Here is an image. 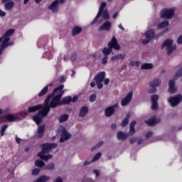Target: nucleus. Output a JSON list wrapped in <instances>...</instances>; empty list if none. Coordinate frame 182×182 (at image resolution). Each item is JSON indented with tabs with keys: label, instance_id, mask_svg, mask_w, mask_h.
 <instances>
[{
	"label": "nucleus",
	"instance_id": "f257e3e1",
	"mask_svg": "<svg viewBox=\"0 0 182 182\" xmlns=\"http://www.w3.org/2000/svg\"><path fill=\"white\" fill-rule=\"evenodd\" d=\"M63 87H65V85H60L58 87L55 88L53 92L48 95L45 100V107L43 108L42 110L39 111L37 114L33 117V122H35L38 126L42 123L43 117L48 116V113H49L50 111V107L52 109H55V107H58V106H62V105H69V103L72 102V97L70 96L65 97L63 98L62 102L60 101L62 96H63V93H65Z\"/></svg>",
	"mask_w": 182,
	"mask_h": 182
},
{
	"label": "nucleus",
	"instance_id": "f03ea898",
	"mask_svg": "<svg viewBox=\"0 0 182 182\" xmlns=\"http://www.w3.org/2000/svg\"><path fill=\"white\" fill-rule=\"evenodd\" d=\"M108 46L105 47L102 50V53L104 55V58L102 59V62L104 65H106L107 63V59H109V55L112 53V49H114L115 50H120V46L119 45V43L117 42V38H116L115 36H113L112 38V40L109 42Z\"/></svg>",
	"mask_w": 182,
	"mask_h": 182
},
{
	"label": "nucleus",
	"instance_id": "7ed1b4c3",
	"mask_svg": "<svg viewBox=\"0 0 182 182\" xmlns=\"http://www.w3.org/2000/svg\"><path fill=\"white\" fill-rule=\"evenodd\" d=\"M56 147H58L56 144H44L42 145V151L38 153V156L44 161H48L49 159H52V155L49 154V151L52 149H56Z\"/></svg>",
	"mask_w": 182,
	"mask_h": 182
},
{
	"label": "nucleus",
	"instance_id": "20e7f679",
	"mask_svg": "<svg viewBox=\"0 0 182 182\" xmlns=\"http://www.w3.org/2000/svg\"><path fill=\"white\" fill-rule=\"evenodd\" d=\"M14 33L15 30L9 29L6 32L2 38H0V42H2L0 48V55L2 53V50H4L5 48H8V46H12V45H14V42L9 41H11V36Z\"/></svg>",
	"mask_w": 182,
	"mask_h": 182
},
{
	"label": "nucleus",
	"instance_id": "39448f33",
	"mask_svg": "<svg viewBox=\"0 0 182 182\" xmlns=\"http://www.w3.org/2000/svg\"><path fill=\"white\" fill-rule=\"evenodd\" d=\"M106 2L101 3L98 13L93 21H92L91 25H95V23L97 22V20L99 19V18H100V16H102V19H105V21H107V19H110L109 11H107V9L105 10V8H106Z\"/></svg>",
	"mask_w": 182,
	"mask_h": 182
},
{
	"label": "nucleus",
	"instance_id": "423d86ee",
	"mask_svg": "<svg viewBox=\"0 0 182 182\" xmlns=\"http://www.w3.org/2000/svg\"><path fill=\"white\" fill-rule=\"evenodd\" d=\"M28 113L26 112H23L20 114H7L5 117H0V123H4V122H16L25 117Z\"/></svg>",
	"mask_w": 182,
	"mask_h": 182
},
{
	"label": "nucleus",
	"instance_id": "0eeeda50",
	"mask_svg": "<svg viewBox=\"0 0 182 182\" xmlns=\"http://www.w3.org/2000/svg\"><path fill=\"white\" fill-rule=\"evenodd\" d=\"M161 49L166 50L168 56L173 55V52L176 51L177 49V46L174 43V41L171 39L166 40L162 44Z\"/></svg>",
	"mask_w": 182,
	"mask_h": 182
},
{
	"label": "nucleus",
	"instance_id": "6e6552de",
	"mask_svg": "<svg viewBox=\"0 0 182 182\" xmlns=\"http://www.w3.org/2000/svg\"><path fill=\"white\" fill-rule=\"evenodd\" d=\"M176 8H164L160 11V16L164 19H171L174 16Z\"/></svg>",
	"mask_w": 182,
	"mask_h": 182
},
{
	"label": "nucleus",
	"instance_id": "1a4fd4ad",
	"mask_svg": "<svg viewBox=\"0 0 182 182\" xmlns=\"http://www.w3.org/2000/svg\"><path fill=\"white\" fill-rule=\"evenodd\" d=\"M105 77H106L105 72H100L95 75L94 80L97 83V89H103V83L102 82L105 80Z\"/></svg>",
	"mask_w": 182,
	"mask_h": 182
},
{
	"label": "nucleus",
	"instance_id": "9d476101",
	"mask_svg": "<svg viewBox=\"0 0 182 182\" xmlns=\"http://www.w3.org/2000/svg\"><path fill=\"white\" fill-rule=\"evenodd\" d=\"M58 131L61 134V137L60 139V143H63V141H66L72 137V134H69V132L66 131V129L62 126L58 128Z\"/></svg>",
	"mask_w": 182,
	"mask_h": 182
},
{
	"label": "nucleus",
	"instance_id": "9b49d317",
	"mask_svg": "<svg viewBox=\"0 0 182 182\" xmlns=\"http://www.w3.org/2000/svg\"><path fill=\"white\" fill-rule=\"evenodd\" d=\"M182 101V95H177L174 97H170L168 99V102L171 106V107H176L178 104H180Z\"/></svg>",
	"mask_w": 182,
	"mask_h": 182
},
{
	"label": "nucleus",
	"instance_id": "f8f14e48",
	"mask_svg": "<svg viewBox=\"0 0 182 182\" xmlns=\"http://www.w3.org/2000/svg\"><path fill=\"white\" fill-rule=\"evenodd\" d=\"M65 0H55L48 6V9L53 14H58L59 12V5L63 4Z\"/></svg>",
	"mask_w": 182,
	"mask_h": 182
},
{
	"label": "nucleus",
	"instance_id": "ddd939ff",
	"mask_svg": "<svg viewBox=\"0 0 182 182\" xmlns=\"http://www.w3.org/2000/svg\"><path fill=\"white\" fill-rule=\"evenodd\" d=\"M145 38L146 39L142 38L141 42L144 45H147V43H149L151 41H153V39H154V30H148L145 33Z\"/></svg>",
	"mask_w": 182,
	"mask_h": 182
},
{
	"label": "nucleus",
	"instance_id": "4468645a",
	"mask_svg": "<svg viewBox=\"0 0 182 182\" xmlns=\"http://www.w3.org/2000/svg\"><path fill=\"white\" fill-rule=\"evenodd\" d=\"M161 85V80L160 78H155L152 81L150 82L149 86L150 87H153V89H150L149 90V93H156L157 90L156 87H159Z\"/></svg>",
	"mask_w": 182,
	"mask_h": 182
},
{
	"label": "nucleus",
	"instance_id": "2eb2a0df",
	"mask_svg": "<svg viewBox=\"0 0 182 182\" xmlns=\"http://www.w3.org/2000/svg\"><path fill=\"white\" fill-rule=\"evenodd\" d=\"M117 107H119V104H115V105L105 109V116L107 117H110V116H112V114H113V113H114V110H116V109H117Z\"/></svg>",
	"mask_w": 182,
	"mask_h": 182
},
{
	"label": "nucleus",
	"instance_id": "dca6fc26",
	"mask_svg": "<svg viewBox=\"0 0 182 182\" xmlns=\"http://www.w3.org/2000/svg\"><path fill=\"white\" fill-rule=\"evenodd\" d=\"M133 97V92H130L121 101L122 106H127L132 101Z\"/></svg>",
	"mask_w": 182,
	"mask_h": 182
},
{
	"label": "nucleus",
	"instance_id": "f3484780",
	"mask_svg": "<svg viewBox=\"0 0 182 182\" xmlns=\"http://www.w3.org/2000/svg\"><path fill=\"white\" fill-rule=\"evenodd\" d=\"M151 100L152 103L151 109L156 110L159 108V105L157 102L159 100V95H154L151 97Z\"/></svg>",
	"mask_w": 182,
	"mask_h": 182
},
{
	"label": "nucleus",
	"instance_id": "a211bd4d",
	"mask_svg": "<svg viewBox=\"0 0 182 182\" xmlns=\"http://www.w3.org/2000/svg\"><path fill=\"white\" fill-rule=\"evenodd\" d=\"M177 88H176V82L171 80L168 82V92L169 93H176Z\"/></svg>",
	"mask_w": 182,
	"mask_h": 182
},
{
	"label": "nucleus",
	"instance_id": "6ab92c4d",
	"mask_svg": "<svg viewBox=\"0 0 182 182\" xmlns=\"http://www.w3.org/2000/svg\"><path fill=\"white\" fill-rule=\"evenodd\" d=\"M159 122H160V119H156V117H152L151 118L146 120L145 123H146L148 126H156Z\"/></svg>",
	"mask_w": 182,
	"mask_h": 182
},
{
	"label": "nucleus",
	"instance_id": "aec40b11",
	"mask_svg": "<svg viewBox=\"0 0 182 182\" xmlns=\"http://www.w3.org/2000/svg\"><path fill=\"white\" fill-rule=\"evenodd\" d=\"M112 28V23L110 21H106L99 28V31H110Z\"/></svg>",
	"mask_w": 182,
	"mask_h": 182
},
{
	"label": "nucleus",
	"instance_id": "412c9836",
	"mask_svg": "<svg viewBox=\"0 0 182 182\" xmlns=\"http://www.w3.org/2000/svg\"><path fill=\"white\" fill-rule=\"evenodd\" d=\"M43 134H45V125L38 126L37 129V137H43Z\"/></svg>",
	"mask_w": 182,
	"mask_h": 182
},
{
	"label": "nucleus",
	"instance_id": "4be33fe9",
	"mask_svg": "<svg viewBox=\"0 0 182 182\" xmlns=\"http://www.w3.org/2000/svg\"><path fill=\"white\" fill-rule=\"evenodd\" d=\"M14 5L15 4L12 1L6 2V4H4L5 11H12Z\"/></svg>",
	"mask_w": 182,
	"mask_h": 182
},
{
	"label": "nucleus",
	"instance_id": "5701e85b",
	"mask_svg": "<svg viewBox=\"0 0 182 182\" xmlns=\"http://www.w3.org/2000/svg\"><path fill=\"white\" fill-rule=\"evenodd\" d=\"M88 112L89 108H87V107H82L80 110L79 117H85L86 114H87Z\"/></svg>",
	"mask_w": 182,
	"mask_h": 182
},
{
	"label": "nucleus",
	"instance_id": "b1692460",
	"mask_svg": "<svg viewBox=\"0 0 182 182\" xmlns=\"http://www.w3.org/2000/svg\"><path fill=\"white\" fill-rule=\"evenodd\" d=\"M118 140H126L129 137L128 134H124L123 132H119L117 134Z\"/></svg>",
	"mask_w": 182,
	"mask_h": 182
},
{
	"label": "nucleus",
	"instance_id": "393cba45",
	"mask_svg": "<svg viewBox=\"0 0 182 182\" xmlns=\"http://www.w3.org/2000/svg\"><path fill=\"white\" fill-rule=\"evenodd\" d=\"M126 58V55L125 54H118V55H115L114 56L112 57L111 60L114 61V60H124V59H125Z\"/></svg>",
	"mask_w": 182,
	"mask_h": 182
},
{
	"label": "nucleus",
	"instance_id": "a878e982",
	"mask_svg": "<svg viewBox=\"0 0 182 182\" xmlns=\"http://www.w3.org/2000/svg\"><path fill=\"white\" fill-rule=\"evenodd\" d=\"M134 126H136V121H132L129 125V132L128 136H133V134H134Z\"/></svg>",
	"mask_w": 182,
	"mask_h": 182
},
{
	"label": "nucleus",
	"instance_id": "bb28decb",
	"mask_svg": "<svg viewBox=\"0 0 182 182\" xmlns=\"http://www.w3.org/2000/svg\"><path fill=\"white\" fill-rule=\"evenodd\" d=\"M153 68H154V65L151 63H142L141 65V69H143V70L153 69Z\"/></svg>",
	"mask_w": 182,
	"mask_h": 182
},
{
	"label": "nucleus",
	"instance_id": "cd10ccee",
	"mask_svg": "<svg viewBox=\"0 0 182 182\" xmlns=\"http://www.w3.org/2000/svg\"><path fill=\"white\" fill-rule=\"evenodd\" d=\"M39 109H42V105L30 107L28 108V113H33L34 112H36V110H39Z\"/></svg>",
	"mask_w": 182,
	"mask_h": 182
},
{
	"label": "nucleus",
	"instance_id": "c85d7f7f",
	"mask_svg": "<svg viewBox=\"0 0 182 182\" xmlns=\"http://www.w3.org/2000/svg\"><path fill=\"white\" fill-rule=\"evenodd\" d=\"M178 69L176 71L175 75L173 76V79H178V77H182V66H178Z\"/></svg>",
	"mask_w": 182,
	"mask_h": 182
},
{
	"label": "nucleus",
	"instance_id": "c756f323",
	"mask_svg": "<svg viewBox=\"0 0 182 182\" xmlns=\"http://www.w3.org/2000/svg\"><path fill=\"white\" fill-rule=\"evenodd\" d=\"M82 32V28L79 26H75L73 28L72 35L73 36H76V35H79Z\"/></svg>",
	"mask_w": 182,
	"mask_h": 182
},
{
	"label": "nucleus",
	"instance_id": "7c9ffc66",
	"mask_svg": "<svg viewBox=\"0 0 182 182\" xmlns=\"http://www.w3.org/2000/svg\"><path fill=\"white\" fill-rule=\"evenodd\" d=\"M168 25H169L168 21L166 20L164 21L159 23L157 26V28L158 29H163V28H167Z\"/></svg>",
	"mask_w": 182,
	"mask_h": 182
},
{
	"label": "nucleus",
	"instance_id": "2f4dec72",
	"mask_svg": "<svg viewBox=\"0 0 182 182\" xmlns=\"http://www.w3.org/2000/svg\"><path fill=\"white\" fill-rule=\"evenodd\" d=\"M68 119H69V115L63 114L59 117L58 120L60 123H65V122H68Z\"/></svg>",
	"mask_w": 182,
	"mask_h": 182
},
{
	"label": "nucleus",
	"instance_id": "473e14b6",
	"mask_svg": "<svg viewBox=\"0 0 182 182\" xmlns=\"http://www.w3.org/2000/svg\"><path fill=\"white\" fill-rule=\"evenodd\" d=\"M129 119H130V115L127 114L124 119H123L121 126L124 127V126H127L129 124Z\"/></svg>",
	"mask_w": 182,
	"mask_h": 182
},
{
	"label": "nucleus",
	"instance_id": "72a5a7b5",
	"mask_svg": "<svg viewBox=\"0 0 182 182\" xmlns=\"http://www.w3.org/2000/svg\"><path fill=\"white\" fill-rule=\"evenodd\" d=\"M100 157H102V153L99 152L94 156V157L91 160V162L95 163V161H97V160H99L100 159Z\"/></svg>",
	"mask_w": 182,
	"mask_h": 182
},
{
	"label": "nucleus",
	"instance_id": "f704fd0d",
	"mask_svg": "<svg viewBox=\"0 0 182 182\" xmlns=\"http://www.w3.org/2000/svg\"><path fill=\"white\" fill-rule=\"evenodd\" d=\"M48 86L45 87L38 94V96L41 97L45 95H46V93H48Z\"/></svg>",
	"mask_w": 182,
	"mask_h": 182
},
{
	"label": "nucleus",
	"instance_id": "c9c22d12",
	"mask_svg": "<svg viewBox=\"0 0 182 182\" xmlns=\"http://www.w3.org/2000/svg\"><path fill=\"white\" fill-rule=\"evenodd\" d=\"M35 164L37 167H43V166H45V163L39 159L36 161Z\"/></svg>",
	"mask_w": 182,
	"mask_h": 182
},
{
	"label": "nucleus",
	"instance_id": "e433bc0d",
	"mask_svg": "<svg viewBox=\"0 0 182 182\" xmlns=\"http://www.w3.org/2000/svg\"><path fill=\"white\" fill-rule=\"evenodd\" d=\"M6 129H8V125H3L1 127L0 133H1V136H4L5 131L6 130Z\"/></svg>",
	"mask_w": 182,
	"mask_h": 182
},
{
	"label": "nucleus",
	"instance_id": "4c0bfd02",
	"mask_svg": "<svg viewBox=\"0 0 182 182\" xmlns=\"http://www.w3.org/2000/svg\"><path fill=\"white\" fill-rule=\"evenodd\" d=\"M40 172H41V169L39 168H34L32 170L33 176H38V174H39Z\"/></svg>",
	"mask_w": 182,
	"mask_h": 182
},
{
	"label": "nucleus",
	"instance_id": "58836bf2",
	"mask_svg": "<svg viewBox=\"0 0 182 182\" xmlns=\"http://www.w3.org/2000/svg\"><path fill=\"white\" fill-rule=\"evenodd\" d=\"M129 65L131 66H140V61H131Z\"/></svg>",
	"mask_w": 182,
	"mask_h": 182
},
{
	"label": "nucleus",
	"instance_id": "ea45409f",
	"mask_svg": "<svg viewBox=\"0 0 182 182\" xmlns=\"http://www.w3.org/2000/svg\"><path fill=\"white\" fill-rule=\"evenodd\" d=\"M102 146H103V141H99L95 146L94 149H99V147H102Z\"/></svg>",
	"mask_w": 182,
	"mask_h": 182
},
{
	"label": "nucleus",
	"instance_id": "a19ab883",
	"mask_svg": "<svg viewBox=\"0 0 182 182\" xmlns=\"http://www.w3.org/2000/svg\"><path fill=\"white\" fill-rule=\"evenodd\" d=\"M54 167H55V164H48V165L46 167V170H53Z\"/></svg>",
	"mask_w": 182,
	"mask_h": 182
},
{
	"label": "nucleus",
	"instance_id": "79ce46f5",
	"mask_svg": "<svg viewBox=\"0 0 182 182\" xmlns=\"http://www.w3.org/2000/svg\"><path fill=\"white\" fill-rule=\"evenodd\" d=\"M82 182H95V181H93L92 178L85 177V178L82 180Z\"/></svg>",
	"mask_w": 182,
	"mask_h": 182
},
{
	"label": "nucleus",
	"instance_id": "37998d69",
	"mask_svg": "<svg viewBox=\"0 0 182 182\" xmlns=\"http://www.w3.org/2000/svg\"><path fill=\"white\" fill-rule=\"evenodd\" d=\"M96 97H97L96 94L91 95L90 97V101L92 102H95V100H96Z\"/></svg>",
	"mask_w": 182,
	"mask_h": 182
},
{
	"label": "nucleus",
	"instance_id": "c03bdc74",
	"mask_svg": "<svg viewBox=\"0 0 182 182\" xmlns=\"http://www.w3.org/2000/svg\"><path fill=\"white\" fill-rule=\"evenodd\" d=\"M146 139H150V137H151V136H153V132H148L146 134Z\"/></svg>",
	"mask_w": 182,
	"mask_h": 182
},
{
	"label": "nucleus",
	"instance_id": "a18cd8bd",
	"mask_svg": "<svg viewBox=\"0 0 182 182\" xmlns=\"http://www.w3.org/2000/svg\"><path fill=\"white\" fill-rule=\"evenodd\" d=\"M77 58V55L76 54H73L72 56H71V61L72 62H75V60H76V58Z\"/></svg>",
	"mask_w": 182,
	"mask_h": 182
},
{
	"label": "nucleus",
	"instance_id": "49530a36",
	"mask_svg": "<svg viewBox=\"0 0 182 182\" xmlns=\"http://www.w3.org/2000/svg\"><path fill=\"white\" fill-rule=\"evenodd\" d=\"M94 174H95L96 177H99L100 176V172L97 169H95L93 171Z\"/></svg>",
	"mask_w": 182,
	"mask_h": 182
},
{
	"label": "nucleus",
	"instance_id": "de8ad7c7",
	"mask_svg": "<svg viewBox=\"0 0 182 182\" xmlns=\"http://www.w3.org/2000/svg\"><path fill=\"white\" fill-rule=\"evenodd\" d=\"M53 182H63V179L62 177L58 176L55 178V180Z\"/></svg>",
	"mask_w": 182,
	"mask_h": 182
},
{
	"label": "nucleus",
	"instance_id": "09e8293b",
	"mask_svg": "<svg viewBox=\"0 0 182 182\" xmlns=\"http://www.w3.org/2000/svg\"><path fill=\"white\" fill-rule=\"evenodd\" d=\"M65 80H66V77H65L63 75H61L59 77V82H60L61 83H63V82H65Z\"/></svg>",
	"mask_w": 182,
	"mask_h": 182
},
{
	"label": "nucleus",
	"instance_id": "8fccbe9b",
	"mask_svg": "<svg viewBox=\"0 0 182 182\" xmlns=\"http://www.w3.org/2000/svg\"><path fill=\"white\" fill-rule=\"evenodd\" d=\"M177 43H178V45H181V43H182V35H181V36L178 38V39H177Z\"/></svg>",
	"mask_w": 182,
	"mask_h": 182
},
{
	"label": "nucleus",
	"instance_id": "3c124183",
	"mask_svg": "<svg viewBox=\"0 0 182 182\" xmlns=\"http://www.w3.org/2000/svg\"><path fill=\"white\" fill-rule=\"evenodd\" d=\"M110 82V80H109V78H104V85H105L106 86H107V85H109V82Z\"/></svg>",
	"mask_w": 182,
	"mask_h": 182
},
{
	"label": "nucleus",
	"instance_id": "603ef678",
	"mask_svg": "<svg viewBox=\"0 0 182 182\" xmlns=\"http://www.w3.org/2000/svg\"><path fill=\"white\" fill-rule=\"evenodd\" d=\"M77 99H78L77 96H74L73 98L71 97V102H73V103H75V102L77 101Z\"/></svg>",
	"mask_w": 182,
	"mask_h": 182
},
{
	"label": "nucleus",
	"instance_id": "864d4df0",
	"mask_svg": "<svg viewBox=\"0 0 182 182\" xmlns=\"http://www.w3.org/2000/svg\"><path fill=\"white\" fill-rule=\"evenodd\" d=\"M6 15V13L0 9V16H5Z\"/></svg>",
	"mask_w": 182,
	"mask_h": 182
},
{
	"label": "nucleus",
	"instance_id": "5fc2aeb1",
	"mask_svg": "<svg viewBox=\"0 0 182 182\" xmlns=\"http://www.w3.org/2000/svg\"><path fill=\"white\" fill-rule=\"evenodd\" d=\"M117 16H119V11L116 12V13L112 16V18H113V19H116V18H117Z\"/></svg>",
	"mask_w": 182,
	"mask_h": 182
},
{
	"label": "nucleus",
	"instance_id": "6e6d98bb",
	"mask_svg": "<svg viewBox=\"0 0 182 182\" xmlns=\"http://www.w3.org/2000/svg\"><path fill=\"white\" fill-rule=\"evenodd\" d=\"M131 144H133L134 143H136V138H132L130 139Z\"/></svg>",
	"mask_w": 182,
	"mask_h": 182
},
{
	"label": "nucleus",
	"instance_id": "4d7b16f0",
	"mask_svg": "<svg viewBox=\"0 0 182 182\" xmlns=\"http://www.w3.org/2000/svg\"><path fill=\"white\" fill-rule=\"evenodd\" d=\"M118 28L119 29H121L122 31H124V27H123V25H122V23H120L119 26H118Z\"/></svg>",
	"mask_w": 182,
	"mask_h": 182
},
{
	"label": "nucleus",
	"instance_id": "13d9d810",
	"mask_svg": "<svg viewBox=\"0 0 182 182\" xmlns=\"http://www.w3.org/2000/svg\"><path fill=\"white\" fill-rule=\"evenodd\" d=\"M21 139L20 138H18V136H16V143H18L19 144V143H21Z\"/></svg>",
	"mask_w": 182,
	"mask_h": 182
},
{
	"label": "nucleus",
	"instance_id": "bf43d9fd",
	"mask_svg": "<svg viewBox=\"0 0 182 182\" xmlns=\"http://www.w3.org/2000/svg\"><path fill=\"white\" fill-rule=\"evenodd\" d=\"M90 163H92V161H86L84 163L83 166H87V165L90 164Z\"/></svg>",
	"mask_w": 182,
	"mask_h": 182
},
{
	"label": "nucleus",
	"instance_id": "052dcab7",
	"mask_svg": "<svg viewBox=\"0 0 182 182\" xmlns=\"http://www.w3.org/2000/svg\"><path fill=\"white\" fill-rule=\"evenodd\" d=\"M95 86H96V83H95V82H92L90 83V87H95Z\"/></svg>",
	"mask_w": 182,
	"mask_h": 182
},
{
	"label": "nucleus",
	"instance_id": "680f3d73",
	"mask_svg": "<svg viewBox=\"0 0 182 182\" xmlns=\"http://www.w3.org/2000/svg\"><path fill=\"white\" fill-rule=\"evenodd\" d=\"M11 0H2V4H6V2H9Z\"/></svg>",
	"mask_w": 182,
	"mask_h": 182
},
{
	"label": "nucleus",
	"instance_id": "e2e57ef3",
	"mask_svg": "<svg viewBox=\"0 0 182 182\" xmlns=\"http://www.w3.org/2000/svg\"><path fill=\"white\" fill-rule=\"evenodd\" d=\"M111 127H112V129H115L116 128V124H112L111 125Z\"/></svg>",
	"mask_w": 182,
	"mask_h": 182
},
{
	"label": "nucleus",
	"instance_id": "0e129e2a",
	"mask_svg": "<svg viewBox=\"0 0 182 182\" xmlns=\"http://www.w3.org/2000/svg\"><path fill=\"white\" fill-rule=\"evenodd\" d=\"M28 2H29V0H24L23 4L26 5V4H28Z\"/></svg>",
	"mask_w": 182,
	"mask_h": 182
},
{
	"label": "nucleus",
	"instance_id": "69168bd1",
	"mask_svg": "<svg viewBox=\"0 0 182 182\" xmlns=\"http://www.w3.org/2000/svg\"><path fill=\"white\" fill-rule=\"evenodd\" d=\"M35 1H36L37 4H41V2H42V0H35Z\"/></svg>",
	"mask_w": 182,
	"mask_h": 182
},
{
	"label": "nucleus",
	"instance_id": "338daca9",
	"mask_svg": "<svg viewBox=\"0 0 182 182\" xmlns=\"http://www.w3.org/2000/svg\"><path fill=\"white\" fill-rule=\"evenodd\" d=\"M138 144H141V141H138Z\"/></svg>",
	"mask_w": 182,
	"mask_h": 182
},
{
	"label": "nucleus",
	"instance_id": "774afa93",
	"mask_svg": "<svg viewBox=\"0 0 182 182\" xmlns=\"http://www.w3.org/2000/svg\"><path fill=\"white\" fill-rule=\"evenodd\" d=\"M73 75H75V70H72Z\"/></svg>",
	"mask_w": 182,
	"mask_h": 182
}]
</instances>
